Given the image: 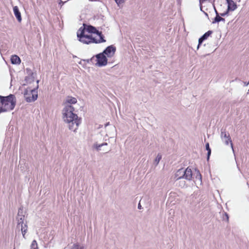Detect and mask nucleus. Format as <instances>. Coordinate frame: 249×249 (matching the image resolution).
I'll return each instance as SVG.
<instances>
[{"instance_id": "72a5a7b5", "label": "nucleus", "mask_w": 249, "mask_h": 249, "mask_svg": "<svg viewBox=\"0 0 249 249\" xmlns=\"http://www.w3.org/2000/svg\"><path fill=\"white\" fill-rule=\"evenodd\" d=\"M83 61H85V62H86L87 63H90L89 59H83Z\"/></svg>"}, {"instance_id": "393cba45", "label": "nucleus", "mask_w": 249, "mask_h": 249, "mask_svg": "<svg viewBox=\"0 0 249 249\" xmlns=\"http://www.w3.org/2000/svg\"><path fill=\"white\" fill-rule=\"evenodd\" d=\"M186 185V182L184 180H179V186L183 188Z\"/></svg>"}, {"instance_id": "f257e3e1", "label": "nucleus", "mask_w": 249, "mask_h": 249, "mask_svg": "<svg viewBox=\"0 0 249 249\" xmlns=\"http://www.w3.org/2000/svg\"><path fill=\"white\" fill-rule=\"evenodd\" d=\"M74 108L71 106H66L63 109V119L68 124L69 129L75 131L80 123V120L76 114L73 113Z\"/></svg>"}, {"instance_id": "c756f323", "label": "nucleus", "mask_w": 249, "mask_h": 249, "mask_svg": "<svg viewBox=\"0 0 249 249\" xmlns=\"http://www.w3.org/2000/svg\"><path fill=\"white\" fill-rule=\"evenodd\" d=\"M95 56H92L91 58L89 59L90 62L93 64V60L94 59Z\"/></svg>"}, {"instance_id": "c85d7f7f", "label": "nucleus", "mask_w": 249, "mask_h": 249, "mask_svg": "<svg viewBox=\"0 0 249 249\" xmlns=\"http://www.w3.org/2000/svg\"><path fill=\"white\" fill-rule=\"evenodd\" d=\"M198 178L199 179L201 180V175L199 172H197V175L196 176V178Z\"/></svg>"}, {"instance_id": "412c9836", "label": "nucleus", "mask_w": 249, "mask_h": 249, "mask_svg": "<svg viewBox=\"0 0 249 249\" xmlns=\"http://www.w3.org/2000/svg\"><path fill=\"white\" fill-rule=\"evenodd\" d=\"M70 249H85L83 246L80 245L79 244L76 243L74 244L71 248Z\"/></svg>"}, {"instance_id": "20e7f679", "label": "nucleus", "mask_w": 249, "mask_h": 249, "mask_svg": "<svg viewBox=\"0 0 249 249\" xmlns=\"http://www.w3.org/2000/svg\"><path fill=\"white\" fill-rule=\"evenodd\" d=\"M220 138L222 142H224L226 145H228L229 144V143H230L233 152H234L233 144L230 135L228 132H227L226 128H222L221 129Z\"/></svg>"}, {"instance_id": "9b49d317", "label": "nucleus", "mask_w": 249, "mask_h": 249, "mask_svg": "<svg viewBox=\"0 0 249 249\" xmlns=\"http://www.w3.org/2000/svg\"><path fill=\"white\" fill-rule=\"evenodd\" d=\"M228 4L227 9L230 11H234L237 7V4L233 0H226Z\"/></svg>"}, {"instance_id": "f704fd0d", "label": "nucleus", "mask_w": 249, "mask_h": 249, "mask_svg": "<svg viewBox=\"0 0 249 249\" xmlns=\"http://www.w3.org/2000/svg\"><path fill=\"white\" fill-rule=\"evenodd\" d=\"M244 84V86H247L249 84V82L248 83H246V82H242Z\"/></svg>"}, {"instance_id": "a878e982", "label": "nucleus", "mask_w": 249, "mask_h": 249, "mask_svg": "<svg viewBox=\"0 0 249 249\" xmlns=\"http://www.w3.org/2000/svg\"><path fill=\"white\" fill-rule=\"evenodd\" d=\"M229 12H230V11H228V10L227 9V10L225 12L220 13V14H219V15L221 17H225V16H227L229 14Z\"/></svg>"}, {"instance_id": "ea45409f", "label": "nucleus", "mask_w": 249, "mask_h": 249, "mask_svg": "<svg viewBox=\"0 0 249 249\" xmlns=\"http://www.w3.org/2000/svg\"><path fill=\"white\" fill-rule=\"evenodd\" d=\"M205 15L208 16V14L207 13H205Z\"/></svg>"}, {"instance_id": "f03ea898", "label": "nucleus", "mask_w": 249, "mask_h": 249, "mask_svg": "<svg viewBox=\"0 0 249 249\" xmlns=\"http://www.w3.org/2000/svg\"><path fill=\"white\" fill-rule=\"evenodd\" d=\"M1 105L9 110H13L16 104V97L14 94H9L7 96H0Z\"/></svg>"}, {"instance_id": "e433bc0d", "label": "nucleus", "mask_w": 249, "mask_h": 249, "mask_svg": "<svg viewBox=\"0 0 249 249\" xmlns=\"http://www.w3.org/2000/svg\"><path fill=\"white\" fill-rule=\"evenodd\" d=\"M214 11L215 12L216 16L217 15V14H219L215 8H214Z\"/></svg>"}, {"instance_id": "9d476101", "label": "nucleus", "mask_w": 249, "mask_h": 249, "mask_svg": "<svg viewBox=\"0 0 249 249\" xmlns=\"http://www.w3.org/2000/svg\"><path fill=\"white\" fill-rule=\"evenodd\" d=\"M213 33V31L209 30L205 33L202 36H201L198 39V43L197 46V49H198L202 43Z\"/></svg>"}, {"instance_id": "473e14b6", "label": "nucleus", "mask_w": 249, "mask_h": 249, "mask_svg": "<svg viewBox=\"0 0 249 249\" xmlns=\"http://www.w3.org/2000/svg\"><path fill=\"white\" fill-rule=\"evenodd\" d=\"M110 149L109 148H106V149H103V151H104L106 153H107L108 152H109L110 151Z\"/></svg>"}, {"instance_id": "dca6fc26", "label": "nucleus", "mask_w": 249, "mask_h": 249, "mask_svg": "<svg viewBox=\"0 0 249 249\" xmlns=\"http://www.w3.org/2000/svg\"><path fill=\"white\" fill-rule=\"evenodd\" d=\"M220 21H223L224 22H225V19L224 18H223L221 17V16L219 15V14H217V15L215 16V17L214 18L213 20V21L212 23H218Z\"/></svg>"}, {"instance_id": "7ed1b4c3", "label": "nucleus", "mask_w": 249, "mask_h": 249, "mask_svg": "<svg viewBox=\"0 0 249 249\" xmlns=\"http://www.w3.org/2000/svg\"><path fill=\"white\" fill-rule=\"evenodd\" d=\"M192 171L189 167L186 169L181 168L178 169L175 173L174 178L176 180L185 179L190 181L192 178Z\"/></svg>"}, {"instance_id": "423d86ee", "label": "nucleus", "mask_w": 249, "mask_h": 249, "mask_svg": "<svg viewBox=\"0 0 249 249\" xmlns=\"http://www.w3.org/2000/svg\"><path fill=\"white\" fill-rule=\"evenodd\" d=\"M96 57V66L102 67L106 66L107 63V58L102 53L97 54L95 55Z\"/></svg>"}, {"instance_id": "6ab92c4d", "label": "nucleus", "mask_w": 249, "mask_h": 249, "mask_svg": "<svg viewBox=\"0 0 249 249\" xmlns=\"http://www.w3.org/2000/svg\"><path fill=\"white\" fill-rule=\"evenodd\" d=\"M99 37H100V39L99 40L96 39L94 37V38H92V42L93 43L97 44V43H102V42H105L106 41V40L104 39V36L103 35Z\"/></svg>"}, {"instance_id": "1a4fd4ad", "label": "nucleus", "mask_w": 249, "mask_h": 249, "mask_svg": "<svg viewBox=\"0 0 249 249\" xmlns=\"http://www.w3.org/2000/svg\"><path fill=\"white\" fill-rule=\"evenodd\" d=\"M83 28L81 27L78 30L79 32H81L82 30L84 31V33H85V31H87L89 33L94 34L95 31H96V28L91 25H87L85 23H83Z\"/></svg>"}, {"instance_id": "7c9ffc66", "label": "nucleus", "mask_w": 249, "mask_h": 249, "mask_svg": "<svg viewBox=\"0 0 249 249\" xmlns=\"http://www.w3.org/2000/svg\"><path fill=\"white\" fill-rule=\"evenodd\" d=\"M211 0H199L200 4H201L202 3H204L206 1H210Z\"/></svg>"}, {"instance_id": "0eeeda50", "label": "nucleus", "mask_w": 249, "mask_h": 249, "mask_svg": "<svg viewBox=\"0 0 249 249\" xmlns=\"http://www.w3.org/2000/svg\"><path fill=\"white\" fill-rule=\"evenodd\" d=\"M25 213L23 211V207L18 209V213L16 217L18 225L17 227L19 228L20 224H23L25 220Z\"/></svg>"}, {"instance_id": "4c0bfd02", "label": "nucleus", "mask_w": 249, "mask_h": 249, "mask_svg": "<svg viewBox=\"0 0 249 249\" xmlns=\"http://www.w3.org/2000/svg\"><path fill=\"white\" fill-rule=\"evenodd\" d=\"M61 3H62V4L64 3V2H63V1L62 0H60L59 4H61Z\"/></svg>"}, {"instance_id": "cd10ccee", "label": "nucleus", "mask_w": 249, "mask_h": 249, "mask_svg": "<svg viewBox=\"0 0 249 249\" xmlns=\"http://www.w3.org/2000/svg\"><path fill=\"white\" fill-rule=\"evenodd\" d=\"M94 34H96L97 35H98L99 36H101L103 35L102 33V32H100L98 30H97L96 29V31H95V32L94 33Z\"/></svg>"}, {"instance_id": "5701e85b", "label": "nucleus", "mask_w": 249, "mask_h": 249, "mask_svg": "<svg viewBox=\"0 0 249 249\" xmlns=\"http://www.w3.org/2000/svg\"><path fill=\"white\" fill-rule=\"evenodd\" d=\"M161 158H162L161 155L160 154H158L157 156L156 157V158L154 160V162L156 166L158 165L161 159Z\"/></svg>"}, {"instance_id": "4be33fe9", "label": "nucleus", "mask_w": 249, "mask_h": 249, "mask_svg": "<svg viewBox=\"0 0 249 249\" xmlns=\"http://www.w3.org/2000/svg\"><path fill=\"white\" fill-rule=\"evenodd\" d=\"M206 149L208 151V153H207V160H209V158H210V156L211 154V149L210 148L209 143L208 142H207L206 144Z\"/></svg>"}, {"instance_id": "ddd939ff", "label": "nucleus", "mask_w": 249, "mask_h": 249, "mask_svg": "<svg viewBox=\"0 0 249 249\" xmlns=\"http://www.w3.org/2000/svg\"><path fill=\"white\" fill-rule=\"evenodd\" d=\"M37 97L38 94H24L25 100L28 103L36 101Z\"/></svg>"}, {"instance_id": "79ce46f5", "label": "nucleus", "mask_w": 249, "mask_h": 249, "mask_svg": "<svg viewBox=\"0 0 249 249\" xmlns=\"http://www.w3.org/2000/svg\"><path fill=\"white\" fill-rule=\"evenodd\" d=\"M67 0H65V2L67 1Z\"/></svg>"}, {"instance_id": "a211bd4d", "label": "nucleus", "mask_w": 249, "mask_h": 249, "mask_svg": "<svg viewBox=\"0 0 249 249\" xmlns=\"http://www.w3.org/2000/svg\"><path fill=\"white\" fill-rule=\"evenodd\" d=\"M107 142H104L102 143H98L97 142H96L94 144V147L97 150V151H101V147L104 146H107Z\"/></svg>"}, {"instance_id": "b1692460", "label": "nucleus", "mask_w": 249, "mask_h": 249, "mask_svg": "<svg viewBox=\"0 0 249 249\" xmlns=\"http://www.w3.org/2000/svg\"><path fill=\"white\" fill-rule=\"evenodd\" d=\"M30 249H38L37 244L35 240L33 241Z\"/></svg>"}, {"instance_id": "f3484780", "label": "nucleus", "mask_w": 249, "mask_h": 249, "mask_svg": "<svg viewBox=\"0 0 249 249\" xmlns=\"http://www.w3.org/2000/svg\"><path fill=\"white\" fill-rule=\"evenodd\" d=\"M20 226L21 227V231L22 232L23 237L25 238V235L27 232L28 229L27 222H26L23 224H20Z\"/></svg>"}, {"instance_id": "aec40b11", "label": "nucleus", "mask_w": 249, "mask_h": 249, "mask_svg": "<svg viewBox=\"0 0 249 249\" xmlns=\"http://www.w3.org/2000/svg\"><path fill=\"white\" fill-rule=\"evenodd\" d=\"M37 88H38V86H37V87L36 88H34V89H31V88H29V87L25 89L24 93H28V92H30L31 93H34L35 92L37 93Z\"/></svg>"}, {"instance_id": "f8f14e48", "label": "nucleus", "mask_w": 249, "mask_h": 249, "mask_svg": "<svg viewBox=\"0 0 249 249\" xmlns=\"http://www.w3.org/2000/svg\"><path fill=\"white\" fill-rule=\"evenodd\" d=\"M77 103V99L75 97H73L71 96H68L64 102L65 105V107L66 106H71V104H74Z\"/></svg>"}, {"instance_id": "2f4dec72", "label": "nucleus", "mask_w": 249, "mask_h": 249, "mask_svg": "<svg viewBox=\"0 0 249 249\" xmlns=\"http://www.w3.org/2000/svg\"><path fill=\"white\" fill-rule=\"evenodd\" d=\"M224 215L225 216V217L226 218L227 221H228L229 220V216H228V214L226 213H224Z\"/></svg>"}, {"instance_id": "6e6552de", "label": "nucleus", "mask_w": 249, "mask_h": 249, "mask_svg": "<svg viewBox=\"0 0 249 249\" xmlns=\"http://www.w3.org/2000/svg\"><path fill=\"white\" fill-rule=\"evenodd\" d=\"M116 49L113 45H110L107 47L102 52V53L108 57H111L114 55Z\"/></svg>"}, {"instance_id": "c9c22d12", "label": "nucleus", "mask_w": 249, "mask_h": 249, "mask_svg": "<svg viewBox=\"0 0 249 249\" xmlns=\"http://www.w3.org/2000/svg\"><path fill=\"white\" fill-rule=\"evenodd\" d=\"M138 208L139 209H141V208H142V206H141V205L140 204V203H139V204H138Z\"/></svg>"}, {"instance_id": "58836bf2", "label": "nucleus", "mask_w": 249, "mask_h": 249, "mask_svg": "<svg viewBox=\"0 0 249 249\" xmlns=\"http://www.w3.org/2000/svg\"><path fill=\"white\" fill-rule=\"evenodd\" d=\"M26 71H28V72H29V71H31L30 69L27 68Z\"/></svg>"}, {"instance_id": "39448f33", "label": "nucleus", "mask_w": 249, "mask_h": 249, "mask_svg": "<svg viewBox=\"0 0 249 249\" xmlns=\"http://www.w3.org/2000/svg\"><path fill=\"white\" fill-rule=\"evenodd\" d=\"M77 36L78 40L84 44H89L93 43L92 38H94V37L91 35H85L83 30H82L81 32L78 31Z\"/></svg>"}, {"instance_id": "2eb2a0df", "label": "nucleus", "mask_w": 249, "mask_h": 249, "mask_svg": "<svg viewBox=\"0 0 249 249\" xmlns=\"http://www.w3.org/2000/svg\"><path fill=\"white\" fill-rule=\"evenodd\" d=\"M11 62L12 64H19L21 62V60L18 55H13L11 57Z\"/></svg>"}, {"instance_id": "a19ab883", "label": "nucleus", "mask_w": 249, "mask_h": 249, "mask_svg": "<svg viewBox=\"0 0 249 249\" xmlns=\"http://www.w3.org/2000/svg\"><path fill=\"white\" fill-rule=\"evenodd\" d=\"M247 93V94H249V92H248Z\"/></svg>"}, {"instance_id": "4468645a", "label": "nucleus", "mask_w": 249, "mask_h": 249, "mask_svg": "<svg viewBox=\"0 0 249 249\" xmlns=\"http://www.w3.org/2000/svg\"><path fill=\"white\" fill-rule=\"evenodd\" d=\"M13 11H14V15H15L16 18L17 19L18 21L19 22H20L22 20V18H21L20 12L19 9L17 6H15L13 7Z\"/></svg>"}, {"instance_id": "bb28decb", "label": "nucleus", "mask_w": 249, "mask_h": 249, "mask_svg": "<svg viewBox=\"0 0 249 249\" xmlns=\"http://www.w3.org/2000/svg\"><path fill=\"white\" fill-rule=\"evenodd\" d=\"M115 2L118 5L123 3L124 2V0H114Z\"/></svg>"}]
</instances>
